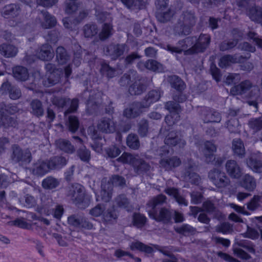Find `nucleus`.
Wrapping results in <instances>:
<instances>
[{
  "instance_id": "nucleus-32",
  "label": "nucleus",
  "mask_w": 262,
  "mask_h": 262,
  "mask_svg": "<svg viewBox=\"0 0 262 262\" xmlns=\"http://www.w3.org/2000/svg\"><path fill=\"white\" fill-rule=\"evenodd\" d=\"M17 124L16 120L12 117L4 115V113H0V127L8 128L14 127Z\"/></svg>"
},
{
  "instance_id": "nucleus-5",
  "label": "nucleus",
  "mask_w": 262,
  "mask_h": 262,
  "mask_svg": "<svg viewBox=\"0 0 262 262\" xmlns=\"http://www.w3.org/2000/svg\"><path fill=\"white\" fill-rule=\"evenodd\" d=\"M46 199V197L45 196L41 199L43 204L42 207L40 208V212L41 214H44L47 215H49L53 213L54 217L57 219H60L64 211V209L62 206L58 205L56 206L55 208H53L52 207L54 203L52 199L48 198L47 199V202L46 203L43 201V199L45 200Z\"/></svg>"
},
{
  "instance_id": "nucleus-36",
  "label": "nucleus",
  "mask_w": 262,
  "mask_h": 262,
  "mask_svg": "<svg viewBox=\"0 0 262 262\" xmlns=\"http://www.w3.org/2000/svg\"><path fill=\"white\" fill-rule=\"evenodd\" d=\"M31 113L34 116L39 117L43 116L44 110L41 102L38 99L33 100L30 103Z\"/></svg>"
},
{
  "instance_id": "nucleus-39",
  "label": "nucleus",
  "mask_w": 262,
  "mask_h": 262,
  "mask_svg": "<svg viewBox=\"0 0 262 262\" xmlns=\"http://www.w3.org/2000/svg\"><path fill=\"white\" fill-rule=\"evenodd\" d=\"M113 33L112 25L110 23H104L101 27V31L99 34V38L101 40H104L109 38Z\"/></svg>"
},
{
  "instance_id": "nucleus-27",
  "label": "nucleus",
  "mask_w": 262,
  "mask_h": 262,
  "mask_svg": "<svg viewBox=\"0 0 262 262\" xmlns=\"http://www.w3.org/2000/svg\"><path fill=\"white\" fill-rule=\"evenodd\" d=\"M193 39V37H187L185 39L180 40L178 43L177 47H173L170 45L166 46L167 50L171 53H181L182 51L187 49V45L186 43L189 42Z\"/></svg>"
},
{
  "instance_id": "nucleus-46",
  "label": "nucleus",
  "mask_w": 262,
  "mask_h": 262,
  "mask_svg": "<svg viewBox=\"0 0 262 262\" xmlns=\"http://www.w3.org/2000/svg\"><path fill=\"white\" fill-rule=\"evenodd\" d=\"M249 128L255 133L262 129V115L257 118L250 119L248 123Z\"/></svg>"
},
{
  "instance_id": "nucleus-33",
  "label": "nucleus",
  "mask_w": 262,
  "mask_h": 262,
  "mask_svg": "<svg viewBox=\"0 0 262 262\" xmlns=\"http://www.w3.org/2000/svg\"><path fill=\"white\" fill-rule=\"evenodd\" d=\"M248 167L253 172L262 173V161L254 157H250L247 160Z\"/></svg>"
},
{
  "instance_id": "nucleus-30",
  "label": "nucleus",
  "mask_w": 262,
  "mask_h": 262,
  "mask_svg": "<svg viewBox=\"0 0 262 262\" xmlns=\"http://www.w3.org/2000/svg\"><path fill=\"white\" fill-rule=\"evenodd\" d=\"M242 186L249 191H253L256 186V181L254 177L249 174H246L241 181Z\"/></svg>"
},
{
  "instance_id": "nucleus-59",
  "label": "nucleus",
  "mask_w": 262,
  "mask_h": 262,
  "mask_svg": "<svg viewBox=\"0 0 262 262\" xmlns=\"http://www.w3.org/2000/svg\"><path fill=\"white\" fill-rule=\"evenodd\" d=\"M236 244L246 249L249 252L254 254L255 250L253 244L248 240H241L236 242Z\"/></svg>"
},
{
  "instance_id": "nucleus-6",
  "label": "nucleus",
  "mask_w": 262,
  "mask_h": 262,
  "mask_svg": "<svg viewBox=\"0 0 262 262\" xmlns=\"http://www.w3.org/2000/svg\"><path fill=\"white\" fill-rule=\"evenodd\" d=\"M211 37L209 35L201 34L195 43L190 49L186 51L187 54H191L204 52L209 47Z\"/></svg>"
},
{
  "instance_id": "nucleus-35",
  "label": "nucleus",
  "mask_w": 262,
  "mask_h": 262,
  "mask_svg": "<svg viewBox=\"0 0 262 262\" xmlns=\"http://www.w3.org/2000/svg\"><path fill=\"white\" fill-rule=\"evenodd\" d=\"M13 76L18 80L25 81L29 77L27 69L22 66H17L13 69Z\"/></svg>"
},
{
  "instance_id": "nucleus-50",
  "label": "nucleus",
  "mask_w": 262,
  "mask_h": 262,
  "mask_svg": "<svg viewBox=\"0 0 262 262\" xmlns=\"http://www.w3.org/2000/svg\"><path fill=\"white\" fill-rule=\"evenodd\" d=\"M59 184V181L53 177H48L42 182L43 188L47 189H52L57 187Z\"/></svg>"
},
{
  "instance_id": "nucleus-63",
  "label": "nucleus",
  "mask_w": 262,
  "mask_h": 262,
  "mask_svg": "<svg viewBox=\"0 0 262 262\" xmlns=\"http://www.w3.org/2000/svg\"><path fill=\"white\" fill-rule=\"evenodd\" d=\"M174 230L177 233L184 235L192 234L195 231V229L188 224L183 225L180 227L175 228Z\"/></svg>"
},
{
  "instance_id": "nucleus-47",
  "label": "nucleus",
  "mask_w": 262,
  "mask_h": 262,
  "mask_svg": "<svg viewBox=\"0 0 262 262\" xmlns=\"http://www.w3.org/2000/svg\"><path fill=\"white\" fill-rule=\"evenodd\" d=\"M130 248L132 250H137L146 253H151L153 251V249L151 247L139 241L132 243L130 245Z\"/></svg>"
},
{
  "instance_id": "nucleus-44",
  "label": "nucleus",
  "mask_w": 262,
  "mask_h": 262,
  "mask_svg": "<svg viewBox=\"0 0 262 262\" xmlns=\"http://www.w3.org/2000/svg\"><path fill=\"white\" fill-rule=\"evenodd\" d=\"M134 168L137 172L140 173L149 171L150 169V166L139 156Z\"/></svg>"
},
{
  "instance_id": "nucleus-49",
  "label": "nucleus",
  "mask_w": 262,
  "mask_h": 262,
  "mask_svg": "<svg viewBox=\"0 0 262 262\" xmlns=\"http://www.w3.org/2000/svg\"><path fill=\"white\" fill-rule=\"evenodd\" d=\"M144 65L147 69L154 72H161L164 70L163 65L161 63L152 59L148 60Z\"/></svg>"
},
{
  "instance_id": "nucleus-61",
  "label": "nucleus",
  "mask_w": 262,
  "mask_h": 262,
  "mask_svg": "<svg viewBox=\"0 0 262 262\" xmlns=\"http://www.w3.org/2000/svg\"><path fill=\"white\" fill-rule=\"evenodd\" d=\"M237 44V40H224L220 44L219 48L221 51H226L233 49Z\"/></svg>"
},
{
  "instance_id": "nucleus-37",
  "label": "nucleus",
  "mask_w": 262,
  "mask_h": 262,
  "mask_svg": "<svg viewBox=\"0 0 262 262\" xmlns=\"http://www.w3.org/2000/svg\"><path fill=\"white\" fill-rule=\"evenodd\" d=\"M173 16V12L169 8L156 12V17L158 20L162 23L169 21Z\"/></svg>"
},
{
  "instance_id": "nucleus-41",
  "label": "nucleus",
  "mask_w": 262,
  "mask_h": 262,
  "mask_svg": "<svg viewBox=\"0 0 262 262\" xmlns=\"http://www.w3.org/2000/svg\"><path fill=\"white\" fill-rule=\"evenodd\" d=\"M168 81L171 87L178 91H182L185 88V85L183 80L176 75H172L168 77Z\"/></svg>"
},
{
  "instance_id": "nucleus-43",
  "label": "nucleus",
  "mask_w": 262,
  "mask_h": 262,
  "mask_svg": "<svg viewBox=\"0 0 262 262\" xmlns=\"http://www.w3.org/2000/svg\"><path fill=\"white\" fill-rule=\"evenodd\" d=\"M83 32L85 37L91 38L98 33V28L96 24H87L83 26Z\"/></svg>"
},
{
  "instance_id": "nucleus-8",
  "label": "nucleus",
  "mask_w": 262,
  "mask_h": 262,
  "mask_svg": "<svg viewBox=\"0 0 262 262\" xmlns=\"http://www.w3.org/2000/svg\"><path fill=\"white\" fill-rule=\"evenodd\" d=\"M84 188L78 183H75L69 187L68 196L76 204L83 202L85 198Z\"/></svg>"
},
{
  "instance_id": "nucleus-23",
  "label": "nucleus",
  "mask_w": 262,
  "mask_h": 262,
  "mask_svg": "<svg viewBox=\"0 0 262 262\" xmlns=\"http://www.w3.org/2000/svg\"><path fill=\"white\" fill-rule=\"evenodd\" d=\"M73 138L77 140V142L81 145L77 150V155L80 159L83 162H88L91 157L90 151L86 149L85 146L83 145V141L81 138L78 136H73Z\"/></svg>"
},
{
  "instance_id": "nucleus-26",
  "label": "nucleus",
  "mask_w": 262,
  "mask_h": 262,
  "mask_svg": "<svg viewBox=\"0 0 262 262\" xmlns=\"http://www.w3.org/2000/svg\"><path fill=\"white\" fill-rule=\"evenodd\" d=\"M146 87L141 79L136 80L128 89V92L132 95H138L146 90Z\"/></svg>"
},
{
  "instance_id": "nucleus-12",
  "label": "nucleus",
  "mask_w": 262,
  "mask_h": 262,
  "mask_svg": "<svg viewBox=\"0 0 262 262\" xmlns=\"http://www.w3.org/2000/svg\"><path fill=\"white\" fill-rule=\"evenodd\" d=\"M142 108H144L141 102H135L124 110L123 115L127 118H135L140 115Z\"/></svg>"
},
{
  "instance_id": "nucleus-45",
  "label": "nucleus",
  "mask_w": 262,
  "mask_h": 262,
  "mask_svg": "<svg viewBox=\"0 0 262 262\" xmlns=\"http://www.w3.org/2000/svg\"><path fill=\"white\" fill-rule=\"evenodd\" d=\"M126 144L128 147L132 149H138L140 144L138 136L135 134H129L126 138Z\"/></svg>"
},
{
  "instance_id": "nucleus-64",
  "label": "nucleus",
  "mask_w": 262,
  "mask_h": 262,
  "mask_svg": "<svg viewBox=\"0 0 262 262\" xmlns=\"http://www.w3.org/2000/svg\"><path fill=\"white\" fill-rule=\"evenodd\" d=\"M260 207V202L256 195H254L252 199L247 203V207L249 210L254 211Z\"/></svg>"
},
{
  "instance_id": "nucleus-22",
  "label": "nucleus",
  "mask_w": 262,
  "mask_h": 262,
  "mask_svg": "<svg viewBox=\"0 0 262 262\" xmlns=\"http://www.w3.org/2000/svg\"><path fill=\"white\" fill-rule=\"evenodd\" d=\"M161 97L160 92L157 90H151L145 96L144 99L141 102L142 107L148 108L151 104L158 101Z\"/></svg>"
},
{
  "instance_id": "nucleus-9",
  "label": "nucleus",
  "mask_w": 262,
  "mask_h": 262,
  "mask_svg": "<svg viewBox=\"0 0 262 262\" xmlns=\"http://www.w3.org/2000/svg\"><path fill=\"white\" fill-rule=\"evenodd\" d=\"M164 143L169 146L178 145L180 148H183L186 145V142L181 135L175 131H171L167 134L165 138Z\"/></svg>"
},
{
  "instance_id": "nucleus-58",
  "label": "nucleus",
  "mask_w": 262,
  "mask_h": 262,
  "mask_svg": "<svg viewBox=\"0 0 262 262\" xmlns=\"http://www.w3.org/2000/svg\"><path fill=\"white\" fill-rule=\"evenodd\" d=\"M62 235L58 233H53V237L57 240L59 246L67 247L68 245V241L70 240L71 237L69 234L66 235L64 233Z\"/></svg>"
},
{
  "instance_id": "nucleus-18",
  "label": "nucleus",
  "mask_w": 262,
  "mask_h": 262,
  "mask_svg": "<svg viewBox=\"0 0 262 262\" xmlns=\"http://www.w3.org/2000/svg\"><path fill=\"white\" fill-rule=\"evenodd\" d=\"M1 90L9 93V97L11 99L16 100L21 96L20 90L17 87L11 85L9 82H6L3 83Z\"/></svg>"
},
{
  "instance_id": "nucleus-20",
  "label": "nucleus",
  "mask_w": 262,
  "mask_h": 262,
  "mask_svg": "<svg viewBox=\"0 0 262 262\" xmlns=\"http://www.w3.org/2000/svg\"><path fill=\"white\" fill-rule=\"evenodd\" d=\"M244 56H238L237 54L233 55H226L223 56L220 60L219 66L224 68L230 65L231 63H241L244 59Z\"/></svg>"
},
{
  "instance_id": "nucleus-2",
  "label": "nucleus",
  "mask_w": 262,
  "mask_h": 262,
  "mask_svg": "<svg viewBox=\"0 0 262 262\" xmlns=\"http://www.w3.org/2000/svg\"><path fill=\"white\" fill-rule=\"evenodd\" d=\"M196 21L197 17L193 11H183L172 27L173 33L176 36L189 35Z\"/></svg>"
},
{
  "instance_id": "nucleus-34",
  "label": "nucleus",
  "mask_w": 262,
  "mask_h": 262,
  "mask_svg": "<svg viewBox=\"0 0 262 262\" xmlns=\"http://www.w3.org/2000/svg\"><path fill=\"white\" fill-rule=\"evenodd\" d=\"M138 157L139 156L138 155H133L124 152L117 159V161L123 164H129L134 167Z\"/></svg>"
},
{
  "instance_id": "nucleus-7",
  "label": "nucleus",
  "mask_w": 262,
  "mask_h": 262,
  "mask_svg": "<svg viewBox=\"0 0 262 262\" xmlns=\"http://www.w3.org/2000/svg\"><path fill=\"white\" fill-rule=\"evenodd\" d=\"M127 46L125 43H111L106 46L104 49L105 54L114 60L119 58L127 51Z\"/></svg>"
},
{
  "instance_id": "nucleus-15",
  "label": "nucleus",
  "mask_w": 262,
  "mask_h": 262,
  "mask_svg": "<svg viewBox=\"0 0 262 262\" xmlns=\"http://www.w3.org/2000/svg\"><path fill=\"white\" fill-rule=\"evenodd\" d=\"M51 170L48 161L39 160L34 164L32 168V173L38 176H42Z\"/></svg>"
},
{
  "instance_id": "nucleus-4",
  "label": "nucleus",
  "mask_w": 262,
  "mask_h": 262,
  "mask_svg": "<svg viewBox=\"0 0 262 262\" xmlns=\"http://www.w3.org/2000/svg\"><path fill=\"white\" fill-rule=\"evenodd\" d=\"M208 178L217 188H225L230 185V180L225 173L221 170L213 168L208 172Z\"/></svg>"
},
{
  "instance_id": "nucleus-1",
  "label": "nucleus",
  "mask_w": 262,
  "mask_h": 262,
  "mask_svg": "<svg viewBox=\"0 0 262 262\" xmlns=\"http://www.w3.org/2000/svg\"><path fill=\"white\" fill-rule=\"evenodd\" d=\"M167 198L162 194L152 197L146 204V211L149 216L157 222L168 224L171 222V213L166 208H161L159 210L157 206L166 203Z\"/></svg>"
},
{
  "instance_id": "nucleus-57",
  "label": "nucleus",
  "mask_w": 262,
  "mask_h": 262,
  "mask_svg": "<svg viewBox=\"0 0 262 262\" xmlns=\"http://www.w3.org/2000/svg\"><path fill=\"white\" fill-rule=\"evenodd\" d=\"M146 217L143 214L135 213L133 215V224L138 228L142 227L146 223Z\"/></svg>"
},
{
  "instance_id": "nucleus-21",
  "label": "nucleus",
  "mask_w": 262,
  "mask_h": 262,
  "mask_svg": "<svg viewBox=\"0 0 262 262\" xmlns=\"http://www.w3.org/2000/svg\"><path fill=\"white\" fill-rule=\"evenodd\" d=\"M246 14L253 21L261 23L262 21V8L259 6H252L247 8Z\"/></svg>"
},
{
  "instance_id": "nucleus-28",
  "label": "nucleus",
  "mask_w": 262,
  "mask_h": 262,
  "mask_svg": "<svg viewBox=\"0 0 262 262\" xmlns=\"http://www.w3.org/2000/svg\"><path fill=\"white\" fill-rule=\"evenodd\" d=\"M62 71L60 70H56L52 72L47 74V80L45 81L44 84L47 86H50L58 83L60 79Z\"/></svg>"
},
{
  "instance_id": "nucleus-25",
  "label": "nucleus",
  "mask_w": 262,
  "mask_h": 262,
  "mask_svg": "<svg viewBox=\"0 0 262 262\" xmlns=\"http://www.w3.org/2000/svg\"><path fill=\"white\" fill-rule=\"evenodd\" d=\"M55 145L57 148L68 154H73L75 151L74 145L69 140L66 139H59L56 140Z\"/></svg>"
},
{
  "instance_id": "nucleus-17",
  "label": "nucleus",
  "mask_w": 262,
  "mask_h": 262,
  "mask_svg": "<svg viewBox=\"0 0 262 262\" xmlns=\"http://www.w3.org/2000/svg\"><path fill=\"white\" fill-rule=\"evenodd\" d=\"M159 163L166 170H171L180 166L181 161L178 157L173 156L169 158H163L160 161Z\"/></svg>"
},
{
  "instance_id": "nucleus-3",
  "label": "nucleus",
  "mask_w": 262,
  "mask_h": 262,
  "mask_svg": "<svg viewBox=\"0 0 262 262\" xmlns=\"http://www.w3.org/2000/svg\"><path fill=\"white\" fill-rule=\"evenodd\" d=\"M11 160L15 163L20 165H26L32 160V155L28 149L23 150L18 145H13L12 146Z\"/></svg>"
},
{
  "instance_id": "nucleus-13",
  "label": "nucleus",
  "mask_w": 262,
  "mask_h": 262,
  "mask_svg": "<svg viewBox=\"0 0 262 262\" xmlns=\"http://www.w3.org/2000/svg\"><path fill=\"white\" fill-rule=\"evenodd\" d=\"M216 149L217 147L214 143L209 141L204 142L202 152L206 163H210L212 161L214 154L216 151Z\"/></svg>"
},
{
  "instance_id": "nucleus-60",
  "label": "nucleus",
  "mask_w": 262,
  "mask_h": 262,
  "mask_svg": "<svg viewBox=\"0 0 262 262\" xmlns=\"http://www.w3.org/2000/svg\"><path fill=\"white\" fill-rule=\"evenodd\" d=\"M51 101L54 105L58 107H63L67 103L69 102L70 99L60 96H53Z\"/></svg>"
},
{
  "instance_id": "nucleus-31",
  "label": "nucleus",
  "mask_w": 262,
  "mask_h": 262,
  "mask_svg": "<svg viewBox=\"0 0 262 262\" xmlns=\"http://www.w3.org/2000/svg\"><path fill=\"white\" fill-rule=\"evenodd\" d=\"M117 217L118 215L116 211L112 208L104 211L102 216V221L105 224H112L116 222Z\"/></svg>"
},
{
  "instance_id": "nucleus-55",
  "label": "nucleus",
  "mask_w": 262,
  "mask_h": 262,
  "mask_svg": "<svg viewBox=\"0 0 262 262\" xmlns=\"http://www.w3.org/2000/svg\"><path fill=\"white\" fill-rule=\"evenodd\" d=\"M5 111L10 114H14L19 111V108L15 104L6 105L4 102H1L0 103V113H4Z\"/></svg>"
},
{
  "instance_id": "nucleus-11",
  "label": "nucleus",
  "mask_w": 262,
  "mask_h": 262,
  "mask_svg": "<svg viewBox=\"0 0 262 262\" xmlns=\"http://www.w3.org/2000/svg\"><path fill=\"white\" fill-rule=\"evenodd\" d=\"M200 115L204 123L220 122L221 114L215 111L203 107L200 111Z\"/></svg>"
},
{
  "instance_id": "nucleus-52",
  "label": "nucleus",
  "mask_w": 262,
  "mask_h": 262,
  "mask_svg": "<svg viewBox=\"0 0 262 262\" xmlns=\"http://www.w3.org/2000/svg\"><path fill=\"white\" fill-rule=\"evenodd\" d=\"M136 75V72L134 71H129L123 74L118 81V83L121 86L127 87L129 84L132 78Z\"/></svg>"
},
{
  "instance_id": "nucleus-48",
  "label": "nucleus",
  "mask_w": 262,
  "mask_h": 262,
  "mask_svg": "<svg viewBox=\"0 0 262 262\" xmlns=\"http://www.w3.org/2000/svg\"><path fill=\"white\" fill-rule=\"evenodd\" d=\"M100 72L108 78H112L117 75L116 69L106 63L101 64Z\"/></svg>"
},
{
  "instance_id": "nucleus-51",
  "label": "nucleus",
  "mask_w": 262,
  "mask_h": 262,
  "mask_svg": "<svg viewBox=\"0 0 262 262\" xmlns=\"http://www.w3.org/2000/svg\"><path fill=\"white\" fill-rule=\"evenodd\" d=\"M67 127L69 130L72 133H75L79 126V120L77 117L73 115H70L68 117V122H67Z\"/></svg>"
},
{
  "instance_id": "nucleus-54",
  "label": "nucleus",
  "mask_w": 262,
  "mask_h": 262,
  "mask_svg": "<svg viewBox=\"0 0 262 262\" xmlns=\"http://www.w3.org/2000/svg\"><path fill=\"white\" fill-rule=\"evenodd\" d=\"M18 6L14 4L6 6L3 9V14L5 15H10L12 17H15L18 14Z\"/></svg>"
},
{
  "instance_id": "nucleus-62",
  "label": "nucleus",
  "mask_w": 262,
  "mask_h": 262,
  "mask_svg": "<svg viewBox=\"0 0 262 262\" xmlns=\"http://www.w3.org/2000/svg\"><path fill=\"white\" fill-rule=\"evenodd\" d=\"M215 231L217 232L227 234L232 232L233 231L232 226L227 222L223 223L215 227Z\"/></svg>"
},
{
  "instance_id": "nucleus-29",
  "label": "nucleus",
  "mask_w": 262,
  "mask_h": 262,
  "mask_svg": "<svg viewBox=\"0 0 262 262\" xmlns=\"http://www.w3.org/2000/svg\"><path fill=\"white\" fill-rule=\"evenodd\" d=\"M17 53V49L12 45L3 43L0 46V53L7 58L15 56Z\"/></svg>"
},
{
  "instance_id": "nucleus-19",
  "label": "nucleus",
  "mask_w": 262,
  "mask_h": 262,
  "mask_svg": "<svg viewBox=\"0 0 262 262\" xmlns=\"http://www.w3.org/2000/svg\"><path fill=\"white\" fill-rule=\"evenodd\" d=\"M38 58L42 60L49 61L54 57V51L48 43L42 45L37 53Z\"/></svg>"
},
{
  "instance_id": "nucleus-16",
  "label": "nucleus",
  "mask_w": 262,
  "mask_h": 262,
  "mask_svg": "<svg viewBox=\"0 0 262 262\" xmlns=\"http://www.w3.org/2000/svg\"><path fill=\"white\" fill-rule=\"evenodd\" d=\"M40 14L44 21H42L40 17H39L38 19L42 28L48 29L54 27L56 25L57 23L56 18L51 15L48 11H42L40 12Z\"/></svg>"
},
{
  "instance_id": "nucleus-38",
  "label": "nucleus",
  "mask_w": 262,
  "mask_h": 262,
  "mask_svg": "<svg viewBox=\"0 0 262 262\" xmlns=\"http://www.w3.org/2000/svg\"><path fill=\"white\" fill-rule=\"evenodd\" d=\"M48 161L51 170L61 168L66 165L67 163V160L66 158L61 156L54 157Z\"/></svg>"
},
{
  "instance_id": "nucleus-42",
  "label": "nucleus",
  "mask_w": 262,
  "mask_h": 262,
  "mask_svg": "<svg viewBox=\"0 0 262 262\" xmlns=\"http://www.w3.org/2000/svg\"><path fill=\"white\" fill-rule=\"evenodd\" d=\"M232 149L234 153L240 157H243L245 154L244 144L240 139H235L233 140Z\"/></svg>"
},
{
  "instance_id": "nucleus-10",
  "label": "nucleus",
  "mask_w": 262,
  "mask_h": 262,
  "mask_svg": "<svg viewBox=\"0 0 262 262\" xmlns=\"http://www.w3.org/2000/svg\"><path fill=\"white\" fill-rule=\"evenodd\" d=\"M97 129L105 134H112L115 132L116 123L113 119L103 117L100 119L97 123Z\"/></svg>"
},
{
  "instance_id": "nucleus-24",
  "label": "nucleus",
  "mask_w": 262,
  "mask_h": 262,
  "mask_svg": "<svg viewBox=\"0 0 262 262\" xmlns=\"http://www.w3.org/2000/svg\"><path fill=\"white\" fill-rule=\"evenodd\" d=\"M252 88V83L249 80H245L239 84L233 87L230 90V93L233 95H242L246 93Z\"/></svg>"
},
{
  "instance_id": "nucleus-56",
  "label": "nucleus",
  "mask_w": 262,
  "mask_h": 262,
  "mask_svg": "<svg viewBox=\"0 0 262 262\" xmlns=\"http://www.w3.org/2000/svg\"><path fill=\"white\" fill-rule=\"evenodd\" d=\"M193 166H191L186 173V179L191 183L198 185L201 181L200 177L195 172L192 171Z\"/></svg>"
},
{
  "instance_id": "nucleus-14",
  "label": "nucleus",
  "mask_w": 262,
  "mask_h": 262,
  "mask_svg": "<svg viewBox=\"0 0 262 262\" xmlns=\"http://www.w3.org/2000/svg\"><path fill=\"white\" fill-rule=\"evenodd\" d=\"M225 168L227 173L231 178L238 179L241 177L242 170L235 160H228L225 164Z\"/></svg>"
},
{
  "instance_id": "nucleus-53",
  "label": "nucleus",
  "mask_w": 262,
  "mask_h": 262,
  "mask_svg": "<svg viewBox=\"0 0 262 262\" xmlns=\"http://www.w3.org/2000/svg\"><path fill=\"white\" fill-rule=\"evenodd\" d=\"M114 206L122 208H127L129 205V201L124 194H120L114 200Z\"/></svg>"
},
{
  "instance_id": "nucleus-40",
  "label": "nucleus",
  "mask_w": 262,
  "mask_h": 262,
  "mask_svg": "<svg viewBox=\"0 0 262 262\" xmlns=\"http://www.w3.org/2000/svg\"><path fill=\"white\" fill-rule=\"evenodd\" d=\"M56 58L60 64H63L70 59L66 49L62 47H58L56 51Z\"/></svg>"
}]
</instances>
